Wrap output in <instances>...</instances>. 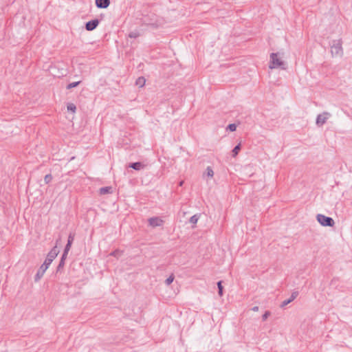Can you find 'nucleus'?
Listing matches in <instances>:
<instances>
[{"label":"nucleus","mask_w":352,"mask_h":352,"mask_svg":"<svg viewBox=\"0 0 352 352\" xmlns=\"http://www.w3.org/2000/svg\"><path fill=\"white\" fill-rule=\"evenodd\" d=\"M59 251L57 249V246H54L47 254V258L44 263L41 265L36 274L35 275V281L39 280L47 270L52 262L58 254Z\"/></svg>","instance_id":"nucleus-1"},{"label":"nucleus","mask_w":352,"mask_h":352,"mask_svg":"<svg viewBox=\"0 0 352 352\" xmlns=\"http://www.w3.org/2000/svg\"><path fill=\"white\" fill-rule=\"evenodd\" d=\"M269 67L270 69L280 68L286 69L285 63L278 57V53H272L270 55V62Z\"/></svg>","instance_id":"nucleus-2"},{"label":"nucleus","mask_w":352,"mask_h":352,"mask_svg":"<svg viewBox=\"0 0 352 352\" xmlns=\"http://www.w3.org/2000/svg\"><path fill=\"white\" fill-rule=\"evenodd\" d=\"M340 39L333 40L330 45L332 56L341 57L343 55V49Z\"/></svg>","instance_id":"nucleus-3"},{"label":"nucleus","mask_w":352,"mask_h":352,"mask_svg":"<svg viewBox=\"0 0 352 352\" xmlns=\"http://www.w3.org/2000/svg\"><path fill=\"white\" fill-rule=\"evenodd\" d=\"M316 219L322 226L332 227L335 223L331 217L321 214H317Z\"/></svg>","instance_id":"nucleus-4"},{"label":"nucleus","mask_w":352,"mask_h":352,"mask_svg":"<svg viewBox=\"0 0 352 352\" xmlns=\"http://www.w3.org/2000/svg\"><path fill=\"white\" fill-rule=\"evenodd\" d=\"M329 116L330 114L327 112L319 114L316 118V124L319 126L324 124L327 122V120L329 118Z\"/></svg>","instance_id":"nucleus-5"},{"label":"nucleus","mask_w":352,"mask_h":352,"mask_svg":"<svg viewBox=\"0 0 352 352\" xmlns=\"http://www.w3.org/2000/svg\"><path fill=\"white\" fill-rule=\"evenodd\" d=\"M99 24V20L98 19H93L91 21H89L85 24V28L88 31H92L95 30L97 26Z\"/></svg>","instance_id":"nucleus-6"},{"label":"nucleus","mask_w":352,"mask_h":352,"mask_svg":"<svg viewBox=\"0 0 352 352\" xmlns=\"http://www.w3.org/2000/svg\"><path fill=\"white\" fill-rule=\"evenodd\" d=\"M163 220L160 217H151L148 219V223L152 227L161 226L163 224Z\"/></svg>","instance_id":"nucleus-7"},{"label":"nucleus","mask_w":352,"mask_h":352,"mask_svg":"<svg viewBox=\"0 0 352 352\" xmlns=\"http://www.w3.org/2000/svg\"><path fill=\"white\" fill-rule=\"evenodd\" d=\"M298 296V292L297 291H294L292 293V295L290 296L289 298L287 299V300H285L282 302V303L280 304V307L281 308H283L285 307V306H287L288 304H289L290 302H292L294 299H296L297 298V296Z\"/></svg>","instance_id":"nucleus-8"},{"label":"nucleus","mask_w":352,"mask_h":352,"mask_svg":"<svg viewBox=\"0 0 352 352\" xmlns=\"http://www.w3.org/2000/svg\"><path fill=\"white\" fill-rule=\"evenodd\" d=\"M96 6L98 8H107L110 5V0H96Z\"/></svg>","instance_id":"nucleus-9"},{"label":"nucleus","mask_w":352,"mask_h":352,"mask_svg":"<svg viewBox=\"0 0 352 352\" xmlns=\"http://www.w3.org/2000/svg\"><path fill=\"white\" fill-rule=\"evenodd\" d=\"M129 166L136 170H140L144 167V165L141 162L131 163Z\"/></svg>","instance_id":"nucleus-10"},{"label":"nucleus","mask_w":352,"mask_h":352,"mask_svg":"<svg viewBox=\"0 0 352 352\" xmlns=\"http://www.w3.org/2000/svg\"><path fill=\"white\" fill-rule=\"evenodd\" d=\"M100 195L109 194L112 192V188L111 186H105L100 188L99 190Z\"/></svg>","instance_id":"nucleus-11"},{"label":"nucleus","mask_w":352,"mask_h":352,"mask_svg":"<svg viewBox=\"0 0 352 352\" xmlns=\"http://www.w3.org/2000/svg\"><path fill=\"white\" fill-rule=\"evenodd\" d=\"M145 82L146 80L144 77H139L135 81L136 85L140 87H142L145 85Z\"/></svg>","instance_id":"nucleus-12"},{"label":"nucleus","mask_w":352,"mask_h":352,"mask_svg":"<svg viewBox=\"0 0 352 352\" xmlns=\"http://www.w3.org/2000/svg\"><path fill=\"white\" fill-rule=\"evenodd\" d=\"M240 150H241V144L239 143L236 146H235V147L233 148V150L232 151V156L236 157L238 155Z\"/></svg>","instance_id":"nucleus-13"},{"label":"nucleus","mask_w":352,"mask_h":352,"mask_svg":"<svg viewBox=\"0 0 352 352\" xmlns=\"http://www.w3.org/2000/svg\"><path fill=\"white\" fill-rule=\"evenodd\" d=\"M217 287H218V294L220 296H223V286H222V281L220 280L217 283Z\"/></svg>","instance_id":"nucleus-14"},{"label":"nucleus","mask_w":352,"mask_h":352,"mask_svg":"<svg viewBox=\"0 0 352 352\" xmlns=\"http://www.w3.org/2000/svg\"><path fill=\"white\" fill-rule=\"evenodd\" d=\"M80 83V81L71 82L67 85V89H71L72 88H74V87H77Z\"/></svg>","instance_id":"nucleus-15"},{"label":"nucleus","mask_w":352,"mask_h":352,"mask_svg":"<svg viewBox=\"0 0 352 352\" xmlns=\"http://www.w3.org/2000/svg\"><path fill=\"white\" fill-rule=\"evenodd\" d=\"M199 216L198 214H195L192 216L190 219V223L192 224H196L197 223V221L199 219Z\"/></svg>","instance_id":"nucleus-16"},{"label":"nucleus","mask_w":352,"mask_h":352,"mask_svg":"<svg viewBox=\"0 0 352 352\" xmlns=\"http://www.w3.org/2000/svg\"><path fill=\"white\" fill-rule=\"evenodd\" d=\"M173 280H174V276H173V274H171L169 277H168L166 279L165 283H166V285H169L173 282Z\"/></svg>","instance_id":"nucleus-17"},{"label":"nucleus","mask_w":352,"mask_h":352,"mask_svg":"<svg viewBox=\"0 0 352 352\" xmlns=\"http://www.w3.org/2000/svg\"><path fill=\"white\" fill-rule=\"evenodd\" d=\"M206 174L208 177H213L214 175V171L212 168L210 166H208L206 168Z\"/></svg>","instance_id":"nucleus-18"},{"label":"nucleus","mask_w":352,"mask_h":352,"mask_svg":"<svg viewBox=\"0 0 352 352\" xmlns=\"http://www.w3.org/2000/svg\"><path fill=\"white\" fill-rule=\"evenodd\" d=\"M122 252L118 250L112 252L110 255L113 256L115 257H120L122 255Z\"/></svg>","instance_id":"nucleus-19"},{"label":"nucleus","mask_w":352,"mask_h":352,"mask_svg":"<svg viewBox=\"0 0 352 352\" xmlns=\"http://www.w3.org/2000/svg\"><path fill=\"white\" fill-rule=\"evenodd\" d=\"M236 129V125L235 124H230L227 126V130H229L230 131H235Z\"/></svg>","instance_id":"nucleus-20"},{"label":"nucleus","mask_w":352,"mask_h":352,"mask_svg":"<svg viewBox=\"0 0 352 352\" xmlns=\"http://www.w3.org/2000/svg\"><path fill=\"white\" fill-rule=\"evenodd\" d=\"M76 109V107L74 104L71 103L67 105V110L69 111L75 112Z\"/></svg>","instance_id":"nucleus-21"},{"label":"nucleus","mask_w":352,"mask_h":352,"mask_svg":"<svg viewBox=\"0 0 352 352\" xmlns=\"http://www.w3.org/2000/svg\"><path fill=\"white\" fill-rule=\"evenodd\" d=\"M52 179V176L50 174L46 175L44 177L45 184L50 183Z\"/></svg>","instance_id":"nucleus-22"},{"label":"nucleus","mask_w":352,"mask_h":352,"mask_svg":"<svg viewBox=\"0 0 352 352\" xmlns=\"http://www.w3.org/2000/svg\"><path fill=\"white\" fill-rule=\"evenodd\" d=\"M270 315V312L269 311H265V314L262 316L263 320V321L266 320Z\"/></svg>","instance_id":"nucleus-23"},{"label":"nucleus","mask_w":352,"mask_h":352,"mask_svg":"<svg viewBox=\"0 0 352 352\" xmlns=\"http://www.w3.org/2000/svg\"><path fill=\"white\" fill-rule=\"evenodd\" d=\"M71 246L72 245L69 244V243H67L63 252H65V253H68L71 248Z\"/></svg>","instance_id":"nucleus-24"},{"label":"nucleus","mask_w":352,"mask_h":352,"mask_svg":"<svg viewBox=\"0 0 352 352\" xmlns=\"http://www.w3.org/2000/svg\"><path fill=\"white\" fill-rule=\"evenodd\" d=\"M65 265V261H63V260H60V262H59V264L57 267V270H60L61 268H63Z\"/></svg>","instance_id":"nucleus-25"},{"label":"nucleus","mask_w":352,"mask_h":352,"mask_svg":"<svg viewBox=\"0 0 352 352\" xmlns=\"http://www.w3.org/2000/svg\"><path fill=\"white\" fill-rule=\"evenodd\" d=\"M74 236L72 234H69V236H68V240H67V243H69V244H72V242L74 241Z\"/></svg>","instance_id":"nucleus-26"},{"label":"nucleus","mask_w":352,"mask_h":352,"mask_svg":"<svg viewBox=\"0 0 352 352\" xmlns=\"http://www.w3.org/2000/svg\"><path fill=\"white\" fill-rule=\"evenodd\" d=\"M129 36L131 38H136L138 36V33L133 32H131Z\"/></svg>","instance_id":"nucleus-27"},{"label":"nucleus","mask_w":352,"mask_h":352,"mask_svg":"<svg viewBox=\"0 0 352 352\" xmlns=\"http://www.w3.org/2000/svg\"><path fill=\"white\" fill-rule=\"evenodd\" d=\"M67 254H68V253H65V252H63L60 260L65 261V259L67 256Z\"/></svg>","instance_id":"nucleus-28"},{"label":"nucleus","mask_w":352,"mask_h":352,"mask_svg":"<svg viewBox=\"0 0 352 352\" xmlns=\"http://www.w3.org/2000/svg\"><path fill=\"white\" fill-rule=\"evenodd\" d=\"M258 309H259V308H258V306H254V307H253L252 308V310L253 311H258Z\"/></svg>","instance_id":"nucleus-29"},{"label":"nucleus","mask_w":352,"mask_h":352,"mask_svg":"<svg viewBox=\"0 0 352 352\" xmlns=\"http://www.w3.org/2000/svg\"><path fill=\"white\" fill-rule=\"evenodd\" d=\"M182 184H183V182H180V184H179V185H180V186H182Z\"/></svg>","instance_id":"nucleus-30"}]
</instances>
